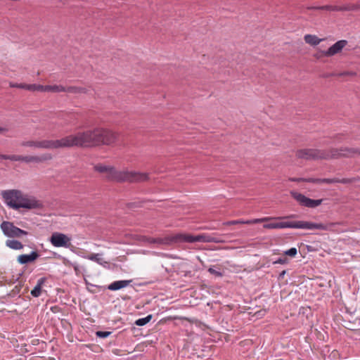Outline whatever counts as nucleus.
Returning a JSON list of instances; mask_svg holds the SVG:
<instances>
[{"label":"nucleus","instance_id":"obj_1","mask_svg":"<svg viewBox=\"0 0 360 360\" xmlns=\"http://www.w3.org/2000/svg\"><path fill=\"white\" fill-rule=\"evenodd\" d=\"M90 143V131H79L58 140L24 141L20 146L42 149H58L61 148L87 147Z\"/></svg>","mask_w":360,"mask_h":360},{"label":"nucleus","instance_id":"obj_2","mask_svg":"<svg viewBox=\"0 0 360 360\" xmlns=\"http://www.w3.org/2000/svg\"><path fill=\"white\" fill-rule=\"evenodd\" d=\"M2 197L6 204L15 210L39 208L41 203L34 198H28L19 190H6L2 192Z\"/></svg>","mask_w":360,"mask_h":360},{"label":"nucleus","instance_id":"obj_3","mask_svg":"<svg viewBox=\"0 0 360 360\" xmlns=\"http://www.w3.org/2000/svg\"><path fill=\"white\" fill-rule=\"evenodd\" d=\"M333 224H324L322 223H314L305 221H281L276 223H269L264 224L263 227L268 229H302L309 230H328L333 226Z\"/></svg>","mask_w":360,"mask_h":360},{"label":"nucleus","instance_id":"obj_4","mask_svg":"<svg viewBox=\"0 0 360 360\" xmlns=\"http://www.w3.org/2000/svg\"><path fill=\"white\" fill-rule=\"evenodd\" d=\"M149 179V175L148 173H141L136 172H129V171H118L114 167L110 171L108 175V180L115 181L117 182H130V183H138L146 181Z\"/></svg>","mask_w":360,"mask_h":360},{"label":"nucleus","instance_id":"obj_5","mask_svg":"<svg viewBox=\"0 0 360 360\" xmlns=\"http://www.w3.org/2000/svg\"><path fill=\"white\" fill-rule=\"evenodd\" d=\"M117 134L111 131L97 128L91 131V147L101 144H111L117 140Z\"/></svg>","mask_w":360,"mask_h":360},{"label":"nucleus","instance_id":"obj_6","mask_svg":"<svg viewBox=\"0 0 360 360\" xmlns=\"http://www.w3.org/2000/svg\"><path fill=\"white\" fill-rule=\"evenodd\" d=\"M325 154L323 155V160L338 159L340 158H351L356 154H360V149L355 148L344 147L340 148H330L329 150H322Z\"/></svg>","mask_w":360,"mask_h":360},{"label":"nucleus","instance_id":"obj_7","mask_svg":"<svg viewBox=\"0 0 360 360\" xmlns=\"http://www.w3.org/2000/svg\"><path fill=\"white\" fill-rule=\"evenodd\" d=\"M325 154L322 150L315 148H304L298 150L296 152V156L300 159H304L306 160H323Z\"/></svg>","mask_w":360,"mask_h":360},{"label":"nucleus","instance_id":"obj_8","mask_svg":"<svg viewBox=\"0 0 360 360\" xmlns=\"http://www.w3.org/2000/svg\"><path fill=\"white\" fill-rule=\"evenodd\" d=\"M290 195L301 206L306 207L315 208L323 202V199L313 200L296 191H291Z\"/></svg>","mask_w":360,"mask_h":360},{"label":"nucleus","instance_id":"obj_9","mask_svg":"<svg viewBox=\"0 0 360 360\" xmlns=\"http://www.w3.org/2000/svg\"><path fill=\"white\" fill-rule=\"evenodd\" d=\"M1 229L4 235L10 238H18L20 237L22 235L27 236L28 234L27 231L14 226V224L10 221H3L1 224Z\"/></svg>","mask_w":360,"mask_h":360},{"label":"nucleus","instance_id":"obj_10","mask_svg":"<svg viewBox=\"0 0 360 360\" xmlns=\"http://www.w3.org/2000/svg\"><path fill=\"white\" fill-rule=\"evenodd\" d=\"M176 240H180L181 243H195V242H201V243H210L211 240L210 238V234L208 233H201L197 236H193L191 234H185V233H179L176 234L174 238Z\"/></svg>","mask_w":360,"mask_h":360},{"label":"nucleus","instance_id":"obj_11","mask_svg":"<svg viewBox=\"0 0 360 360\" xmlns=\"http://www.w3.org/2000/svg\"><path fill=\"white\" fill-rule=\"evenodd\" d=\"M53 158L51 153H44L40 156L33 155H13V161H22L26 163L35 162L41 163L48 160H51Z\"/></svg>","mask_w":360,"mask_h":360},{"label":"nucleus","instance_id":"obj_12","mask_svg":"<svg viewBox=\"0 0 360 360\" xmlns=\"http://www.w3.org/2000/svg\"><path fill=\"white\" fill-rule=\"evenodd\" d=\"M70 239L65 234L54 233L51 237V242L55 247H68Z\"/></svg>","mask_w":360,"mask_h":360},{"label":"nucleus","instance_id":"obj_13","mask_svg":"<svg viewBox=\"0 0 360 360\" xmlns=\"http://www.w3.org/2000/svg\"><path fill=\"white\" fill-rule=\"evenodd\" d=\"M347 44V41L340 40L335 42L328 50L322 51L321 56L330 57L340 53L342 49Z\"/></svg>","mask_w":360,"mask_h":360},{"label":"nucleus","instance_id":"obj_14","mask_svg":"<svg viewBox=\"0 0 360 360\" xmlns=\"http://www.w3.org/2000/svg\"><path fill=\"white\" fill-rule=\"evenodd\" d=\"M319 8L328 11H349L359 10L360 7L357 4H347L342 6L326 5L321 6Z\"/></svg>","mask_w":360,"mask_h":360},{"label":"nucleus","instance_id":"obj_15","mask_svg":"<svg viewBox=\"0 0 360 360\" xmlns=\"http://www.w3.org/2000/svg\"><path fill=\"white\" fill-rule=\"evenodd\" d=\"M39 257L37 251H32L29 255H20L18 257V262L21 264H26L35 261Z\"/></svg>","mask_w":360,"mask_h":360},{"label":"nucleus","instance_id":"obj_16","mask_svg":"<svg viewBox=\"0 0 360 360\" xmlns=\"http://www.w3.org/2000/svg\"><path fill=\"white\" fill-rule=\"evenodd\" d=\"M295 217H296L295 214H290V215L284 216V217H276V218L264 217V218H261V219H252V220H247V221H245V224H258V223H261V222H263V221H269L271 219H292V218H295Z\"/></svg>","mask_w":360,"mask_h":360},{"label":"nucleus","instance_id":"obj_17","mask_svg":"<svg viewBox=\"0 0 360 360\" xmlns=\"http://www.w3.org/2000/svg\"><path fill=\"white\" fill-rule=\"evenodd\" d=\"M131 281H127V280H121V281H116L110 283L108 286V289L110 290L115 291L118 290L120 289H122L123 288H125L129 285Z\"/></svg>","mask_w":360,"mask_h":360},{"label":"nucleus","instance_id":"obj_18","mask_svg":"<svg viewBox=\"0 0 360 360\" xmlns=\"http://www.w3.org/2000/svg\"><path fill=\"white\" fill-rule=\"evenodd\" d=\"M175 237H176V235L173 236H171V237H167V238H150L148 240V241L150 243H158V244H163V245H169V244H171L172 243H179V242H180V240H174Z\"/></svg>","mask_w":360,"mask_h":360},{"label":"nucleus","instance_id":"obj_19","mask_svg":"<svg viewBox=\"0 0 360 360\" xmlns=\"http://www.w3.org/2000/svg\"><path fill=\"white\" fill-rule=\"evenodd\" d=\"M46 281V278L45 277L40 278L37 281V283L36 286L31 290V295L34 297H38L40 296L41 292V287Z\"/></svg>","mask_w":360,"mask_h":360},{"label":"nucleus","instance_id":"obj_20","mask_svg":"<svg viewBox=\"0 0 360 360\" xmlns=\"http://www.w3.org/2000/svg\"><path fill=\"white\" fill-rule=\"evenodd\" d=\"M351 182H352V180L350 179H338V178L320 179V183H325V184H333V183L349 184Z\"/></svg>","mask_w":360,"mask_h":360},{"label":"nucleus","instance_id":"obj_21","mask_svg":"<svg viewBox=\"0 0 360 360\" xmlns=\"http://www.w3.org/2000/svg\"><path fill=\"white\" fill-rule=\"evenodd\" d=\"M304 39L307 44L311 46H316L323 41L322 39H319L317 36L313 34H306Z\"/></svg>","mask_w":360,"mask_h":360},{"label":"nucleus","instance_id":"obj_22","mask_svg":"<svg viewBox=\"0 0 360 360\" xmlns=\"http://www.w3.org/2000/svg\"><path fill=\"white\" fill-rule=\"evenodd\" d=\"M6 245L7 247L13 250H21L23 248L22 243L17 240H7L6 241Z\"/></svg>","mask_w":360,"mask_h":360},{"label":"nucleus","instance_id":"obj_23","mask_svg":"<svg viewBox=\"0 0 360 360\" xmlns=\"http://www.w3.org/2000/svg\"><path fill=\"white\" fill-rule=\"evenodd\" d=\"M112 167L103 165H97L94 166V169L99 173L105 174V177L108 179V175L110 174V171Z\"/></svg>","mask_w":360,"mask_h":360},{"label":"nucleus","instance_id":"obj_24","mask_svg":"<svg viewBox=\"0 0 360 360\" xmlns=\"http://www.w3.org/2000/svg\"><path fill=\"white\" fill-rule=\"evenodd\" d=\"M63 92H68V93H71V94H82V93H86V90L82 87L68 86V87H65V91Z\"/></svg>","mask_w":360,"mask_h":360},{"label":"nucleus","instance_id":"obj_25","mask_svg":"<svg viewBox=\"0 0 360 360\" xmlns=\"http://www.w3.org/2000/svg\"><path fill=\"white\" fill-rule=\"evenodd\" d=\"M45 91L63 92L65 86L62 85H46L45 86Z\"/></svg>","mask_w":360,"mask_h":360},{"label":"nucleus","instance_id":"obj_26","mask_svg":"<svg viewBox=\"0 0 360 360\" xmlns=\"http://www.w3.org/2000/svg\"><path fill=\"white\" fill-rule=\"evenodd\" d=\"M91 261H95L98 264L105 266L108 264V262L105 261L104 258L102 257V255L100 254H92L91 253Z\"/></svg>","mask_w":360,"mask_h":360},{"label":"nucleus","instance_id":"obj_27","mask_svg":"<svg viewBox=\"0 0 360 360\" xmlns=\"http://www.w3.org/2000/svg\"><path fill=\"white\" fill-rule=\"evenodd\" d=\"M153 318L152 314H149L147 316L141 319H139L135 321V324L138 326H143L150 321Z\"/></svg>","mask_w":360,"mask_h":360},{"label":"nucleus","instance_id":"obj_28","mask_svg":"<svg viewBox=\"0 0 360 360\" xmlns=\"http://www.w3.org/2000/svg\"><path fill=\"white\" fill-rule=\"evenodd\" d=\"M27 90L30 91H45V86L41 84H27Z\"/></svg>","mask_w":360,"mask_h":360},{"label":"nucleus","instance_id":"obj_29","mask_svg":"<svg viewBox=\"0 0 360 360\" xmlns=\"http://www.w3.org/2000/svg\"><path fill=\"white\" fill-rule=\"evenodd\" d=\"M210 238L211 239L210 243H222L225 242V240L221 238V236L216 233L210 234Z\"/></svg>","mask_w":360,"mask_h":360},{"label":"nucleus","instance_id":"obj_30","mask_svg":"<svg viewBox=\"0 0 360 360\" xmlns=\"http://www.w3.org/2000/svg\"><path fill=\"white\" fill-rule=\"evenodd\" d=\"M226 226H231V225H236V224H245V221L244 220H233V221H228L223 224Z\"/></svg>","mask_w":360,"mask_h":360},{"label":"nucleus","instance_id":"obj_31","mask_svg":"<svg viewBox=\"0 0 360 360\" xmlns=\"http://www.w3.org/2000/svg\"><path fill=\"white\" fill-rule=\"evenodd\" d=\"M297 253V248H291L289 250L284 252L285 255L290 256L292 257H295Z\"/></svg>","mask_w":360,"mask_h":360},{"label":"nucleus","instance_id":"obj_32","mask_svg":"<svg viewBox=\"0 0 360 360\" xmlns=\"http://www.w3.org/2000/svg\"><path fill=\"white\" fill-rule=\"evenodd\" d=\"M111 333L112 332L110 331H96V335L100 338H105L108 337Z\"/></svg>","mask_w":360,"mask_h":360},{"label":"nucleus","instance_id":"obj_33","mask_svg":"<svg viewBox=\"0 0 360 360\" xmlns=\"http://www.w3.org/2000/svg\"><path fill=\"white\" fill-rule=\"evenodd\" d=\"M10 86L13 88H19V89H23L27 90V84H18V83H11Z\"/></svg>","mask_w":360,"mask_h":360},{"label":"nucleus","instance_id":"obj_34","mask_svg":"<svg viewBox=\"0 0 360 360\" xmlns=\"http://www.w3.org/2000/svg\"><path fill=\"white\" fill-rule=\"evenodd\" d=\"M208 271L211 274H213L216 276H218V277H221L222 276V273L219 271H217L215 270L213 267H210L208 269Z\"/></svg>","mask_w":360,"mask_h":360},{"label":"nucleus","instance_id":"obj_35","mask_svg":"<svg viewBox=\"0 0 360 360\" xmlns=\"http://www.w3.org/2000/svg\"><path fill=\"white\" fill-rule=\"evenodd\" d=\"M303 182L319 184L320 183V179H314V178L304 179V181Z\"/></svg>","mask_w":360,"mask_h":360},{"label":"nucleus","instance_id":"obj_36","mask_svg":"<svg viewBox=\"0 0 360 360\" xmlns=\"http://www.w3.org/2000/svg\"><path fill=\"white\" fill-rule=\"evenodd\" d=\"M288 262V259L286 257L278 258L276 261L274 262V264H284Z\"/></svg>","mask_w":360,"mask_h":360},{"label":"nucleus","instance_id":"obj_37","mask_svg":"<svg viewBox=\"0 0 360 360\" xmlns=\"http://www.w3.org/2000/svg\"><path fill=\"white\" fill-rule=\"evenodd\" d=\"M343 134H337L332 137L333 139L337 141L338 142H341L342 140Z\"/></svg>","mask_w":360,"mask_h":360},{"label":"nucleus","instance_id":"obj_38","mask_svg":"<svg viewBox=\"0 0 360 360\" xmlns=\"http://www.w3.org/2000/svg\"><path fill=\"white\" fill-rule=\"evenodd\" d=\"M0 159L13 161V155H0Z\"/></svg>","mask_w":360,"mask_h":360},{"label":"nucleus","instance_id":"obj_39","mask_svg":"<svg viewBox=\"0 0 360 360\" xmlns=\"http://www.w3.org/2000/svg\"><path fill=\"white\" fill-rule=\"evenodd\" d=\"M289 180L293 182H301L304 181V178H290Z\"/></svg>","mask_w":360,"mask_h":360},{"label":"nucleus","instance_id":"obj_40","mask_svg":"<svg viewBox=\"0 0 360 360\" xmlns=\"http://www.w3.org/2000/svg\"><path fill=\"white\" fill-rule=\"evenodd\" d=\"M140 202H134L129 204V207H140Z\"/></svg>","mask_w":360,"mask_h":360},{"label":"nucleus","instance_id":"obj_41","mask_svg":"<svg viewBox=\"0 0 360 360\" xmlns=\"http://www.w3.org/2000/svg\"><path fill=\"white\" fill-rule=\"evenodd\" d=\"M319 6H307L306 7V9L307 10H320V8H319Z\"/></svg>","mask_w":360,"mask_h":360},{"label":"nucleus","instance_id":"obj_42","mask_svg":"<svg viewBox=\"0 0 360 360\" xmlns=\"http://www.w3.org/2000/svg\"><path fill=\"white\" fill-rule=\"evenodd\" d=\"M285 274H286V271H285V270L282 271L279 274V275H278V279H282V278L284 277V276H285Z\"/></svg>","mask_w":360,"mask_h":360},{"label":"nucleus","instance_id":"obj_43","mask_svg":"<svg viewBox=\"0 0 360 360\" xmlns=\"http://www.w3.org/2000/svg\"><path fill=\"white\" fill-rule=\"evenodd\" d=\"M8 131V129L7 128L0 127V134Z\"/></svg>","mask_w":360,"mask_h":360},{"label":"nucleus","instance_id":"obj_44","mask_svg":"<svg viewBox=\"0 0 360 360\" xmlns=\"http://www.w3.org/2000/svg\"><path fill=\"white\" fill-rule=\"evenodd\" d=\"M354 75L355 74L354 72H343V73H341L340 75L342 76V75Z\"/></svg>","mask_w":360,"mask_h":360},{"label":"nucleus","instance_id":"obj_45","mask_svg":"<svg viewBox=\"0 0 360 360\" xmlns=\"http://www.w3.org/2000/svg\"><path fill=\"white\" fill-rule=\"evenodd\" d=\"M85 281H86V285H87V287H86V288H87V289L89 290V287H88L89 283H88L87 280H86V279H85Z\"/></svg>","mask_w":360,"mask_h":360}]
</instances>
